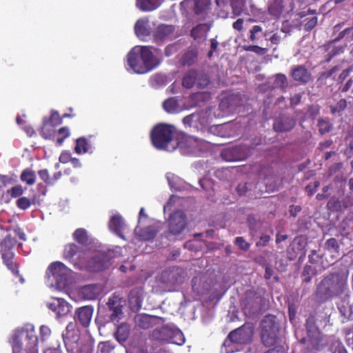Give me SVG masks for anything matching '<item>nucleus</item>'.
I'll use <instances>...</instances> for the list:
<instances>
[{
    "mask_svg": "<svg viewBox=\"0 0 353 353\" xmlns=\"http://www.w3.org/2000/svg\"><path fill=\"white\" fill-rule=\"evenodd\" d=\"M150 46L134 47L127 55V63L129 68L137 74H145L159 65Z\"/></svg>",
    "mask_w": 353,
    "mask_h": 353,
    "instance_id": "1",
    "label": "nucleus"
},
{
    "mask_svg": "<svg viewBox=\"0 0 353 353\" xmlns=\"http://www.w3.org/2000/svg\"><path fill=\"white\" fill-rule=\"evenodd\" d=\"M347 290L346 280L339 273H330L317 285L315 294L321 302L341 296Z\"/></svg>",
    "mask_w": 353,
    "mask_h": 353,
    "instance_id": "2",
    "label": "nucleus"
},
{
    "mask_svg": "<svg viewBox=\"0 0 353 353\" xmlns=\"http://www.w3.org/2000/svg\"><path fill=\"white\" fill-rule=\"evenodd\" d=\"M62 339L68 353H92V346L90 343H79V330L74 323L68 324Z\"/></svg>",
    "mask_w": 353,
    "mask_h": 353,
    "instance_id": "3",
    "label": "nucleus"
},
{
    "mask_svg": "<svg viewBox=\"0 0 353 353\" xmlns=\"http://www.w3.org/2000/svg\"><path fill=\"white\" fill-rule=\"evenodd\" d=\"M184 155L200 156L208 151L209 143L187 134H181L176 139V147Z\"/></svg>",
    "mask_w": 353,
    "mask_h": 353,
    "instance_id": "4",
    "label": "nucleus"
},
{
    "mask_svg": "<svg viewBox=\"0 0 353 353\" xmlns=\"http://www.w3.org/2000/svg\"><path fill=\"white\" fill-rule=\"evenodd\" d=\"M174 131L175 128L174 125L165 123L156 125L150 132V139L152 145L159 150L173 151L176 149V147L173 146L170 150L169 144L173 140Z\"/></svg>",
    "mask_w": 353,
    "mask_h": 353,
    "instance_id": "5",
    "label": "nucleus"
},
{
    "mask_svg": "<svg viewBox=\"0 0 353 353\" xmlns=\"http://www.w3.org/2000/svg\"><path fill=\"white\" fill-rule=\"evenodd\" d=\"M38 337L33 325H28L15 332L12 337V352L21 353L23 350H30L37 345Z\"/></svg>",
    "mask_w": 353,
    "mask_h": 353,
    "instance_id": "6",
    "label": "nucleus"
},
{
    "mask_svg": "<svg viewBox=\"0 0 353 353\" xmlns=\"http://www.w3.org/2000/svg\"><path fill=\"white\" fill-rule=\"evenodd\" d=\"M183 270L179 267H171L164 270L156 278L157 282L165 291L172 292L175 285L182 281Z\"/></svg>",
    "mask_w": 353,
    "mask_h": 353,
    "instance_id": "7",
    "label": "nucleus"
},
{
    "mask_svg": "<svg viewBox=\"0 0 353 353\" xmlns=\"http://www.w3.org/2000/svg\"><path fill=\"white\" fill-rule=\"evenodd\" d=\"M274 319V316H266L261 323V341L266 347L274 346L278 340L279 328Z\"/></svg>",
    "mask_w": 353,
    "mask_h": 353,
    "instance_id": "8",
    "label": "nucleus"
},
{
    "mask_svg": "<svg viewBox=\"0 0 353 353\" xmlns=\"http://www.w3.org/2000/svg\"><path fill=\"white\" fill-rule=\"evenodd\" d=\"M253 334L252 327L249 324H244L229 333L223 345L226 347L230 343L248 344L252 341Z\"/></svg>",
    "mask_w": 353,
    "mask_h": 353,
    "instance_id": "9",
    "label": "nucleus"
},
{
    "mask_svg": "<svg viewBox=\"0 0 353 353\" xmlns=\"http://www.w3.org/2000/svg\"><path fill=\"white\" fill-rule=\"evenodd\" d=\"M253 150L252 145H234L223 149L221 156L226 161H243L251 155Z\"/></svg>",
    "mask_w": 353,
    "mask_h": 353,
    "instance_id": "10",
    "label": "nucleus"
},
{
    "mask_svg": "<svg viewBox=\"0 0 353 353\" xmlns=\"http://www.w3.org/2000/svg\"><path fill=\"white\" fill-rule=\"evenodd\" d=\"M262 297L254 290H248L245 293V297L241 302L245 312L254 314L261 310Z\"/></svg>",
    "mask_w": 353,
    "mask_h": 353,
    "instance_id": "11",
    "label": "nucleus"
},
{
    "mask_svg": "<svg viewBox=\"0 0 353 353\" xmlns=\"http://www.w3.org/2000/svg\"><path fill=\"white\" fill-rule=\"evenodd\" d=\"M243 96L232 93L223 97L219 103V109L225 114L233 113L237 108L243 105Z\"/></svg>",
    "mask_w": 353,
    "mask_h": 353,
    "instance_id": "12",
    "label": "nucleus"
},
{
    "mask_svg": "<svg viewBox=\"0 0 353 353\" xmlns=\"http://www.w3.org/2000/svg\"><path fill=\"white\" fill-rule=\"evenodd\" d=\"M186 225L187 216L183 211L178 210L170 214L168 220V228L172 234H179L184 230Z\"/></svg>",
    "mask_w": 353,
    "mask_h": 353,
    "instance_id": "13",
    "label": "nucleus"
},
{
    "mask_svg": "<svg viewBox=\"0 0 353 353\" xmlns=\"http://www.w3.org/2000/svg\"><path fill=\"white\" fill-rule=\"evenodd\" d=\"M110 257L105 252H100L92 256L88 261V267L92 272H100L108 269L110 265Z\"/></svg>",
    "mask_w": 353,
    "mask_h": 353,
    "instance_id": "14",
    "label": "nucleus"
},
{
    "mask_svg": "<svg viewBox=\"0 0 353 353\" xmlns=\"http://www.w3.org/2000/svg\"><path fill=\"white\" fill-rule=\"evenodd\" d=\"M175 26L168 24L159 25L152 34L154 41L157 43H163L165 41L171 40L174 38Z\"/></svg>",
    "mask_w": 353,
    "mask_h": 353,
    "instance_id": "15",
    "label": "nucleus"
},
{
    "mask_svg": "<svg viewBox=\"0 0 353 353\" xmlns=\"http://www.w3.org/2000/svg\"><path fill=\"white\" fill-rule=\"evenodd\" d=\"M135 322L139 327L147 330L155 325L163 324L165 322V319L157 316L141 314L135 317Z\"/></svg>",
    "mask_w": 353,
    "mask_h": 353,
    "instance_id": "16",
    "label": "nucleus"
},
{
    "mask_svg": "<svg viewBox=\"0 0 353 353\" xmlns=\"http://www.w3.org/2000/svg\"><path fill=\"white\" fill-rule=\"evenodd\" d=\"M48 270L58 284H63L68 279L69 270L61 262H53L48 267Z\"/></svg>",
    "mask_w": 353,
    "mask_h": 353,
    "instance_id": "17",
    "label": "nucleus"
},
{
    "mask_svg": "<svg viewBox=\"0 0 353 353\" xmlns=\"http://www.w3.org/2000/svg\"><path fill=\"white\" fill-rule=\"evenodd\" d=\"M296 125V120L290 115L281 114L275 118L273 128L277 132H285L292 130Z\"/></svg>",
    "mask_w": 353,
    "mask_h": 353,
    "instance_id": "18",
    "label": "nucleus"
},
{
    "mask_svg": "<svg viewBox=\"0 0 353 353\" xmlns=\"http://www.w3.org/2000/svg\"><path fill=\"white\" fill-rule=\"evenodd\" d=\"M307 245V239L303 236L296 237L290 244L287 253L290 260L295 259L299 253L305 254V248Z\"/></svg>",
    "mask_w": 353,
    "mask_h": 353,
    "instance_id": "19",
    "label": "nucleus"
},
{
    "mask_svg": "<svg viewBox=\"0 0 353 353\" xmlns=\"http://www.w3.org/2000/svg\"><path fill=\"white\" fill-rule=\"evenodd\" d=\"M290 76L294 81L301 84H307L312 81V74L303 65H297L292 68Z\"/></svg>",
    "mask_w": 353,
    "mask_h": 353,
    "instance_id": "20",
    "label": "nucleus"
},
{
    "mask_svg": "<svg viewBox=\"0 0 353 353\" xmlns=\"http://www.w3.org/2000/svg\"><path fill=\"white\" fill-rule=\"evenodd\" d=\"M209 6V0H183L180 3L181 9L192 8L196 15L204 14Z\"/></svg>",
    "mask_w": 353,
    "mask_h": 353,
    "instance_id": "21",
    "label": "nucleus"
},
{
    "mask_svg": "<svg viewBox=\"0 0 353 353\" xmlns=\"http://www.w3.org/2000/svg\"><path fill=\"white\" fill-rule=\"evenodd\" d=\"M312 349L316 351L323 350L328 344L327 337L320 331L307 334Z\"/></svg>",
    "mask_w": 353,
    "mask_h": 353,
    "instance_id": "22",
    "label": "nucleus"
},
{
    "mask_svg": "<svg viewBox=\"0 0 353 353\" xmlns=\"http://www.w3.org/2000/svg\"><path fill=\"white\" fill-rule=\"evenodd\" d=\"M93 314V307L90 305L81 307L76 310L75 320L83 327L89 326Z\"/></svg>",
    "mask_w": 353,
    "mask_h": 353,
    "instance_id": "23",
    "label": "nucleus"
},
{
    "mask_svg": "<svg viewBox=\"0 0 353 353\" xmlns=\"http://www.w3.org/2000/svg\"><path fill=\"white\" fill-rule=\"evenodd\" d=\"M48 308L56 313L58 316H62L70 312V305L63 299L56 298L53 302L48 304Z\"/></svg>",
    "mask_w": 353,
    "mask_h": 353,
    "instance_id": "24",
    "label": "nucleus"
},
{
    "mask_svg": "<svg viewBox=\"0 0 353 353\" xmlns=\"http://www.w3.org/2000/svg\"><path fill=\"white\" fill-rule=\"evenodd\" d=\"M210 30V26L208 23H199L190 31V36L197 41L206 38L208 32Z\"/></svg>",
    "mask_w": 353,
    "mask_h": 353,
    "instance_id": "25",
    "label": "nucleus"
},
{
    "mask_svg": "<svg viewBox=\"0 0 353 353\" xmlns=\"http://www.w3.org/2000/svg\"><path fill=\"white\" fill-rule=\"evenodd\" d=\"M268 10L271 16L275 18L281 17L285 10L283 0H270Z\"/></svg>",
    "mask_w": 353,
    "mask_h": 353,
    "instance_id": "26",
    "label": "nucleus"
},
{
    "mask_svg": "<svg viewBox=\"0 0 353 353\" xmlns=\"http://www.w3.org/2000/svg\"><path fill=\"white\" fill-rule=\"evenodd\" d=\"M14 254L10 251H4L1 254V258L5 265L10 270L13 274H19V265L14 262Z\"/></svg>",
    "mask_w": 353,
    "mask_h": 353,
    "instance_id": "27",
    "label": "nucleus"
},
{
    "mask_svg": "<svg viewBox=\"0 0 353 353\" xmlns=\"http://www.w3.org/2000/svg\"><path fill=\"white\" fill-rule=\"evenodd\" d=\"M100 289L97 285H88L80 289V294L86 300H94L99 294Z\"/></svg>",
    "mask_w": 353,
    "mask_h": 353,
    "instance_id": "28",
    "label": "nucleus"
},
{
    "mask_svg": "<svg viewBox=\"0 0 353 353\" xmlns=\"http://www.w3.org/2000/svg\"><path fill=\"white\" fill-rule=\"evenodd\" d=\"M136 35L141 40H144L150 35V30L148 23L143 19H139L134 25Z\"/></svg>",
    "mask_w": 353,
    "mask_h": 353,
    "instance_id": "29",
    "label": "nucleus"
},
{
    "mask_svg": "<svg viewBox=\"0 0 353 353\" xmlns=\"http://www.w3.org/2000/svg\"><path fill=\"white\" fill-rule=\"evenodd\" d=\"M134 232L141 241L152 240L157 235V231L152 226H148L140 229L137 228Z\"/></svg>",
    "mask_w": 353,
    "mask_h": 353,
    "instance_id": "30",
    "label": "nucleus"
},
{
    "mask_svg": "<svg viewBox=\"0 0 353 353\" xmlns=\"http://www.w3.org/2000/svg\"><path fill=\"white\" fill-rule=\"evenodd\" d=\"M84 254L83 249L75 243H68L65 246L64 256L70 261L77 255L78 258L81 257V254Z\"/></svg>",
    "mask_w": 353,
    "mask_h": 353,
    "instance_id": "31",
    "label": "nucleus"
},
{
    "mask_svg": "<svg viewBox=\"0 0 353 353\" xmlns=\"http://www.w3.org/2000/svg\"><path fill=\"white\" fill-rule=\"evenodd\" d=\"M161 0H136L137 7L142 11H152L157 9Z\"/></svg>",
    "mask_w": 353,
    "mask_h": 353,
    "instance_id": "32",
    "label": "nucleus"
},
{
    "mask_svg": "<svg viewBox=\"0 0 353 353\" xmlns=\"http://www.w3.org/2000/svg\"><path fill=\"white\" fill-rule=\"evenodd\" d=\"M123 225L124 223L122 217L119 214H116L111 217L108 226L110 230L121 236L123 231Z\"/></svg>",
    "mask_w": 353,
    "mask_h": 353,
    "instance_id": "33",
    "label": "nucleus"
},
{
    "mask_svg": "<svg viewBox=\"0 0 353 353\" xmlns=\"http://www.w3.org/2000/svg\"><path fill=\"white\" fill-rule=\"evenodd\" d=\"M107 304L109 310L111 312L110 319L112 321L116 320L122 314V305L117 303L114 298H110Z\"/></svg>",
    "mask_w": 353,
    "mask_h": 353,
    "instance_id": "34",
    "label": "nucleus"
},
{
    "mask_svg": "<svg viewBox=\"0 0 353 353\" xmlns=\"http://www.w3.org/2000/svg\"><path fill=\"white\" fill-rule=\"evenodd\" d=\"M54 125L48 123L46 118L43 120V124L39 130L40 135L45 139H51L53 138L55 130Z\"/></svg>",
    "mask_w": 353,
    "mask_h": 353,
    "instance_id": "35",
    "label": "nucleus"
},
{
    "mask_svg": "<svg viewBox=\"0 0 353 353\" xmlns=\"http://www.w3.org/2000/svg\"><path fill=\"white\" fill-rule=\"evenodd\" d=\"M170 332L171 330L165 326L161 329H154L150 334V338L156 341H167Z\"/></svg>",
    "mask_w": 353,
    "mask_h": 353,
    "instance_id": "36",
    "label": "nucleus"
},
{
    "mask_svg": "<svg viewBox=\"0 0 353 353\" xmlns=\"http://www.w3.org/2000/svg\"><path fill=\"white\" fill-rule=\"evenodd\" d=\"M196 80V71L195 70H189L188 71L182 80V85L188 89L192 88L194 85H195Z\"/></svg>",
    "mask_w": 353,
    "mask_h": 353,
    "instance_id": "37",
    "label": "nucleus"
},
{
    "mask_svg": "<svg viewBox=\"0 0 353 353\" xmlns=\"http://www.w3.org/2000/svg\"><path fill=\"white\" fill-rule=\"evenodd\" d=\"M352 30H353V28L350 27V28H347L344 29L343 31L340 32L336 38L328 41L326 43H325L323 46L324 50L325 51L329 50L331 48L332 45H333L334 43H335L341 41L343 38H345L346 36H347L349 34H350Z\"/></svg>",
    "mask_w": 353,
    "mask_h": 353,
    "instance_id": "38",
    "label": "nucleus"
},
{
    "mask_svg": "<svg viewBox=\"0 0 353 353\" xmlns=\"http://www.w3.org/2000/svg\"><path fill=\"white\" fill-rule=\"evenodd\" d=\"M163 107L167 112L170 114L176 113L179 110L178 101L174 97L165 100L163 103Z\"/></svg>",
    "mask_w": 353,
    "mask_h": 353,
    "instance_id": "39",
    "label": "nucleus"
},
{
    "mask_svg": "<svg viewBox=\"0 0 353 353\" xmlns=\"http://www.w3.org/2000/svg\"><path fill=\"white\" fill-rule=\"evenodd\" d=\"M130 327L127 324L120 325L115 333V337L119 342H125L129 337Z\"/></svg>",
    "mask_w": 353,
    "mask_h": 353,
    "instance_id": "40",
    "label": "nucleus"
},
{
    "mask_svg": "<svg viewBox=\"0 0 353 353\" xmlns=\"http://www.w3.org/2000/svg\"><path fill=\"white\" fill-rule=\"evenodd\" d=\"M142 293L143 288H134L132 289L129 293V301L130 302L134 303L138 305H141L142 301Z\"/></svg>",
    "mask_w": 353,
    "mask_h": 353,
    "instance_id": "41",
    "label": "nucleus"
},
{
    "mask_svg": "<svg viewBox=\"0 0 353 353\" xmlns=\"http://www.w3.org/2000/svg\"><path fill=\"white\" fill-rule=\"evenodd\" d=\"M20 179L23 182L26 183L29 185H32L34 184L36 181V174L34 171L27 168L22 171Z\"/></svg>",
    "mask_w": 353,
    "mask_h": 353,
    "instance_id": "42",
    "label": "nucleus"
},
{
    "mask_svg": "<svg viewBox=\"0 0 353 353\" xmlns=\"http://www.w3.org/2000/svg\"><path fill=\"white\" fill-rule=\"evenodd\" d=\"M73 239L82 245H86L88 241L86 230L83 228L77 229L73 233Z\"/></svg>",
    "mask_w": 353,
    "mask_h": 353,
    "instance_id": "43",
    "label": "nucleus"
},
{
    "mask_svg": "<svg viewBox=\"0 0 353 353\" xmlns=\"http://www.w3.org/2000/svg\"><path fill=\"white\" fill-rule=\"evenodd\" d=\"M74 151L79 154L88 152V142L85 137H79L76 140Z\"/></svg>",
    "mask_w": 353,
    "mask_h": 353,
    "instance_id": "44",
    "label": "nucleus"
},
{
    "mask_svg": "<svg viewBox=\"0 0 353 353\" xmlns=\"http://www.w3.org/2000/svg\"><path fill=\"white\" fill-rule=\"evenodd\" d=\"M274 85L276 88H279L283 92H285L288 85L286 76L282 73H278L274 76Z\"/></svg>",
    "mask_w": 353,
    "mask_h": 353,
    "instance_id": "45",
    "label": "nucleus"
},
{
    "mask_svg": "<svg viewBox=\"0 0 353 353\" xmlns=\"http://www.w3.org/2000/svg\"><path fill=\"white\" fill-rule=\"evenodd\" d=\"M197 52L194 49L188 50L182 57V63L183 65H190L196 59Z\"/></svg>",
    "mask_w": 353,
    "mask_h": 353,
    "instance_id": "46",
    "label": "nucleus"
},
{
    "mask_svg": "<svg viewBox=\"0 0 353 353\" xmlns=\"http://www.w3.org/2000/svg\"><path fill=\"white\" fill-rule=\"evenodd\" d=\"M328 52L325 56V61L326 63L330 62V61L336 56L339 55L344 52V47L343 46H334L332 45L331 48L327 50Z\"/></svg>",
    "mask_w": 353,
    "mask_h": 353,
    "instance_id": "47",
    "label": "nucleus"
},
{
    "mask_svg": "<svg viewBox=\"0 0 353 353\" xmlns=\"http://www.w3.org/2000/svg\"><path fill=\"white\" fill-rule=\"evenodd\" d=\"M307 334L320 330L316 325V320L314 315L310 314L305 321Z\"/></svg>",
    "mask_w": 353,
    "mask_h": 353,
    "instance_id": "48",
    "label": "nucleus"
},
{
    "mask_svg": "<svg viewBox=\"0 0 353 353\" xmlns=\"http://www.w3.org/2000/svg\"><path fill=\"white\" fill-rule=\"evenodd\" d=\"M319 132L321 135L330 132L332 128V124L325 119H319L318 121Z\"/></svg>",
    "mask_w": 353,
    "mask_h": 353,
    "instance_id": "49",
    "label": "nucleus"
},
{
    "mask_svg": "<svg viewBox=\"0 0 353 353\" xmlns=\"http://www.w3.org/2000/svg\"><path fill=\"white\" fill-rule=\"evenodd\" d=\"M330 350L332 353H347L343 344L339 339H334L332 341Z\"/></svg>",
    "mask_w": 353,
    "mask_h": 353,
    "instance_id": "50",
    "label": "nucleus"
},
{
    "mask_svg": "<svg viewBox=\"0 0 353 353\" xmlns=\"http://www.w3.org/2000/svg\"><path fill=\"white\" fill-rule=\"evenodd\" d=\"M210 82L209 77L204 74H199L196 72V80L195 85L197 88H204L207 87Z\"/></svg>",
    "mask_w": 353,
    "mask_h": 353,
    "instance_id": "51",
    "label": "nucleus"
},
{
    "mask_svg": "<svg viewBox=\"0 0 353 353\" xmlns=\"http://www.w3.org/2000/svg\"><path fill=\"white\" fill-rule=\"evenodd\" d=\"M172 336H169L168 340L171 341V343H175L179 345H181L185 343V338L183 333L179 330L172 331Z\"/></svg>",
    "mask_w": 353,
    "mask_h": 353,
    "instance_id": "52",
    "label": "nucleus"
},
{
    "mask_svg": "<svg viewBox=\"0 0 353 353\" xmlns=\"http://www.w3.org/2000/svg\"><path fill=\"white\" fill-rule=\"evenodd\" d=\"M345 342L349 347L353 350V325L347 326L343 330Z\"/></svg>",
    "mask_w": 353,
    "mask_h": 353,
    "instance_id": "53",
    "label": "nucleus"
},
{
    "mask_svg": "<svg viewBox=\"0 0 353 353\" xmlns=\"http://www.w3.org/2000/svg\"><path fill=\"white\" fill-rule=\"evenodd\" d=\"M324 248L330 252L339 253V245L335 238L327 239L325 243Z\"/></svg>",
    "mask_w": 353,
    "mask_h": 353,
    "instance_id": "54",
    "label": "nucleus"
},
{
    "mask_svg": "<svg viewBox=\"0 0 353 353\" xmlns=\"http://www.w3.org/2000/svg\"><path fill=\"white\" fill-rule=\"evenodd\" d=\"M341 69V66L340 65H336L334 66H332L329 70L324 71L321 73L319 79V80H326L327 79H330L332 77L334 74H335L336 72L339 71Z\"/></svg>",
    "mask_w": 353,
    "mask_h": 353,
    "instance_id": "55",
    "label": "nucleus"
},
{
    "mask_svg": "<svg viewBox=\"0 0 353 353\" xmlns=\"http://www.w3.org/2000/svg\"><path fill=\"white\" fill-rule=\"evenodd\" d=\"M58 134L61 137L57 139L56 143L57 145L60 146L62 145L64 140L70 137V132L68 127L65 126L59 129Z\"/></svg>",
    "mask_w": 353,
    "mask_h": 353,
    "instance_id": "56",
    "label": "nucleus"
},
{
    "mask_svg": "<svg viewBox=\"0 0 353 353\" xmlns=\"http://www.w3.org/2000/svg\"><path fill=\"white\" fill-rule=\"evenodd\" d=\"M262 32H263V28L259 26V25H255L254 26L252 29L250 30V40L251 41H256L258 39L260 38V35L259 34H262Z\"/></svg>",
    "mask_w": 353,
    "mask_h": 353,
    "instance_id": "57",
    "label": "nucleus"
},
{
    "mask_svg": "<svg viewBox=\"0 0 353 353\" xmlns=\"http://www.w3.org/2000/svg\"><path fill=\"white\" fill-rule=\"evenodd\" d=\"M347 106V101L345 99H340L335 105L330 106V111L332 114L341 112L344 110Z\"/></svg>",
    "mask_w": 353,
    "mask_h": 353,
    "instance_id": "58",
    "label": "nucleus"
},
{
    "mask_svg": "<svg viewBox=\"0 0 353 353\" xmlns=\"http://www.w3.org/2000/svg\"><path fill=\"white\" fill-rule=\"evenodd\" d=\"M327 209L330 211H339L341 208V201L334 197H332L327 203Z\"/></svg>",
    "mask_w": 353,
    "mask_h": 353,
    "instance_id": "59",
    "label": "nucleus"
},
{
    "mask_svg": "<svg viewBox=\"0 0 353 353\" xmlns=\"http://www.w3.org/2000/svg\"><path fill=\"white\" fill-rule=\"evenodd\" d=\"M234 244L243 251H248L250 248V244L248 243L243 236L236 237Z\"/></svg>",
    "mask_w": 353,
    "mask_h": 353,
    "instance_id": "60",
    "label": "nucleus"
},
{
    "mask_svg": "<svg viewBox=\"0 0 353 353\" xmlns=\"http://www.w3.org/2000/svg\"><path fill=\"white\" fill-rule=\"evenodd\" d=\"M31 204H32V203H31L30 199L26 196L20 197L19 199H18L17 200V202H16L17 206L19 209L23 210H26L28 208H29L30 207Z\"/></svg>",
    "mask_w": 353,
    "mask_h": 353,
    "instance_id": "61",
    "label": "nucleus"
},
{
    "mask_svg": "<svg viewBox=\"0 0 353 353\" xmlns=\"http://www.w3.org/2000/svg\"><path fill=\"white\" fill-rule=\"evenodd\" d=\"M48 123L56 126L62 123V118L59 116V114L57 111L52 110L51 114L49 119H47Z\"/></svg>",
    "mask_w": 353,
    "mask_h": 353,
    "instance_id": "62",
    "label": "nucleus"
},
{
    "mask_svg": "<svg viewBox=\"0 0 353 353\" xmlns=\"http://www.w3.org/2000/svg\"><path fill=\"white\" fill-rule=\"evenodd\" d=\"M40 179L48 185H53V181H51L49 172L47 169H42L38 171Z\"/></svg>",
    "mask_w": 353,
    "mask_h": 353,
    "instance_id": "63",
    "label": "nucleus"
},
{
    "mask_svg": "<svg viewBox=\"0 0 353 353\" xmlns=\"http://www.w3.org/2000/svg\"><path fill=\"white\" fill-rule=\"evenodd\" d=\"M353 70V67L352 65L342 70L338 77L336 79V81L337 84H341L347 77L350 74L351 72Z\"/></svg>",
    "mask_w": 353,
    "mask_h": 353,
    "instance_id": "64",
    "label": "nucleus"
}]
</instances>
